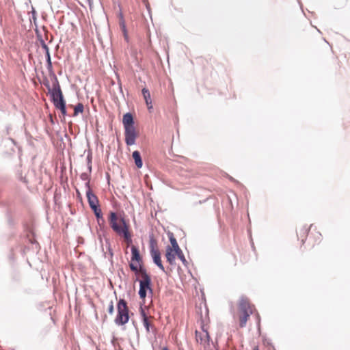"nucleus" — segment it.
<instances>
[{
  "mask_svg": "<svg viewBox=\"0 0 350 350\" xmlns=\"http://www.w3.org/2000/svg\"><path fill=\"white\" fill-rule=\"evenodd\" d=\"M129 267L133 271H135V273H139L140 275L141 279L139 280V295L141 299H144L148 292L150 294L152 293V289L151 288V278L144 269H138L137 266L135 265L133 263H130Z\"/></svg>",
  "mask_w": 350,
  "mask_h": 350,
  "instance_id": "f257e3e1",
  "label": "nucleus"
},
{
  "mask_svg": "<svg viewBox=\"0 0 350 350\" xmlns=\"http://www.w3.org/2000/svg\"><path fill=\"white\" fill-rule=\"evenodd\" d=\"M122 124L124 128L125 142L126 145H134L138 137V133L134 126V120L131 113H126L123 116Z\"/></svg>",
  "mask_w": 350,
  "mask_h": 350,
  "instance_id": "f03ea898",
  "label": "nucleus"
},
{
  "mask_svg": "<svg viewBox=\"0 0 350 350\" xmlns=\"http://www.w3.org/2000/svg\"><path fill=\"white\" fill-rule=\"evenodd\" d=\"M108 219L111 228L118 236L130 230L129 221H126L121 215L111 212Z\"/></svg>",
  "mask_w": 350,
  "mask_h": 350,
  "instance_id": "7ed1b4c3",
  "label": "nucleus"
},
{
  "mask_svg": "<svg viewBox=\"0 0 350 350\" xmlns=\"http://www.w3.org/2000/svg\"><path fill=\"white\" fill-rule=\"evenodd\" d=\"M254 310V306L250 303L247 298L242 297L240 299L238 313L240 327L243 328L246 326L247 322Z\"/></svg>",
  "mask_w": 350,
  "mask_h": 350,
  "instance_id": "20e7f679",
  "label": "nucleus"
},
{
  "mask_svg": "<svg viewBox=\"0 0 350 350\" xmlns=\"http://www.w3.org/2000/svg\"><path fill=\"white\" fill-rule=\"evenodd\" d=\"M168 237L170 245L166 247L165 258L170 265H174L175 264L176 256L178 255L181 249L180 248L173 233H169Z\"/></svg>",
  "mask_w": 350,
  "mask_h": 350,
  "instance_id": "39448f33",
  "label": "nucleus"
},
{
  "mask_svg": "<svg viewBox=\"0 0 350 350\" xmlns=\"http://www.w3.org/2000/svg\"><path fill=\"white\" fill-rule=\"evenodd\" d=\"M49 91L51 94L52 99L55 107L59 109L60 108H63V107L66 105V103L57 77L54 78L52 88H49Z\"/></svg>",
  "mask_w": 350,
  "mask_h": 350,
  "instance_id": "423d86ee",
  "label": "nucleus"
},
{
  "mask_svg": "<svg viewBox=\"0 0 350 350\" xmlns=\"http://www.w3.org/2000/svg\"><path fill=\"white\" fill-rule=\"evenodd\" d=\"M118 315L115 319V322L118 325H124L129 321V308L125 300L120 299L118 303Z\"/></svg>",
  "mask_w": 350,
  "mask_h": 350,
  "instance_id": "0eeeda50",
  "label": "nucleus"
},
{
  "mask_svg": "<svg viewBox=\"0 0 350 350\" xmlns=\"http://www.w3.org/2000/svg\"><path fill=\"white\" fill-rule=\"evenodd\" d=\"M150 254L152 258L153 262L159 267L161 270L165 272V268L163 265L161 253L157 247V241L154 239H151L150 241Z\"/></svg>",
  "mask_w": 350,
  "mask_h": 350,
  "instance_id": "6e6552de",
  "label": "nucleus"
},
{
  "mask_svg": "<svg viewBox=\"0 0 350 350\" xmlns=\"http://www.w3.org/2000/svg\"><path fill=\"white\" fill-rule=\"evenodd\" d=\"M310 230L311 231L309 235V245L310 248L313 249L316 245H319L321 243L323 237L321 233L312 224L310 225Z\"/></svg>",
  "mask_w": 350,
  "mask_h": 350,
  "instance_id": "1a4fd4ad",
  "label": "nucleus"
},
{
  "mask_svg": "<svg viewBox=\"0 0 350 350\" xmlns=\"http://www.w3.org/2000/svg\"><path fill=\"white\" fill-rule=\"evenodd\" d=\"M196 342L206 349L210 345V336L208 332L203 328L196 331Z\"/></svg>",
  "mask_w": 350,
  "mask_h": 350,
  "instance_id": "9d476101",
  "label": "nucleus"
},
{
  "mask_svg": "<svg viewBox=\"0 0 350 350\" xmlns=\"http://www.w3.org/2000/svg\"><path fill=\"white\" fill-rule=\"evenodd\" d=\"M88 190L86 191V196L90 208H94L99 206V201L97 196L92 193L90 187V181L85 183Z\"/></svg>",
  "mask_w": 350,
  "mask_h": 350,
  "instance_id": "9b49d317",
  "label": "nucleus"
},
{
  "mask_svg": "<svg viewBox=\"0 0 350 350\" xmlns=\"http://www.w3.org/2000/svg\"><path fill=\"white\" fill-rule=\"evenodd\" d=\"M133 263L135 265H137V267H142V258L139 254V251L138 248L135 246H131V262Z\"/></svg>",
  "mask_w": 350,
  "mask_h": 350,
  "instance_id": "f8f14e48",
  "label": "nucleus"
},
{
  "mask_svg": "<svg viewBox=\"0 0 350 350\" xmlns=\"http://www.w3.org/2000/svg\"><path fill=\"white\" fill-rule=\"evenodd\" d=\"M142 94L144 96V98L145 100L147 108L149 111H150L152 109V99L149 90L146 88L142 89Z\"/></svg>",
  "mask_w": 350,
  "mask_h": 350,
  "instance_id": "ddd939ff",
  "label": "nucleus"
},
{
  "mask_svg": "<svg viewBox=\"0 0 350 350\" xmlns=\"http://www.w3.org/2000/svg\"><path fill=\"white\" fill-rule=\"evenodd\" d=\"M119 18V25L123 32L124 37L126 41H128V33L126 28V23L122 13L120 12L118 14Z\"/></svg>",
  "mask_w": 350,
  "mask_h": 350,
  "instance_id": "4468645a",
  "label": "nucleus"
},
{
  "mask_svg": "<svg viewBox=\"0 0 350 350\" xmlns=\"http://www.w3.org/2000/svg\"><path fill=\"white\" fill-rule=\"evenodd\" d=\"M142 318H143V324L146 329V331L148 332H150V327H152V317H148L144 311L143 310H142Z\"/></svg>",
  "mask_w": 350,
  "mask_h": 350,
  "instance_id": "2eb2a0df",
  "label": "nucleus"
},
{
  "mask_svg": "<svg viewBox=\"0 0 350 350\" xmlns=\"http://www.w3.org/2000/svg\"><path fill=\"white\" fill-rule=\"evenodd\" d=\"M310 228H308L306 226H301L297 230V236L298 237L301 239V243L302 244L305 242V237L308 235V232H310Z\"/></svg>",
  "mask_w": 350,
  "mask_h": 350,
  "instance_id": "dca6fc26",
  "label": "nucleus"
},
{
  "mask_svg": "<svg viewBox=\"0 0 350 350\" xmlns=\"http://www.w3.org/2000/svg\"><path fill=\"white\" fill-rule=\"evenodd\" d=\"M132 157L135 161V163L138 168H141L143 165L142 157L139 151L135 150L133 152Z\"/></svg>",
  "mask_w": 350,
  "mask_h": 350,
  "instance_id": "f3484780",
  "label": "nucleus"
},
{
  "mask_svg": "<svg viewBox=\"0 0 350 350\" xmlns=\"http://www.w3.org/2000/svg\"><path fill=\"white\" fill-rule=\"evenodd\" d=\"M120 237H122L124 239V241L126 242V243L128 245H129L130 243H131L132 242V235H131V233L130 232V230H127L126 232H125L124 233H123L122 235H120Z\"/></svg>",
  "mask_w": 350,
  "mask_h": 350,
  "instance_id": "a211bd4d",
  "label": "nucleus"
},
{
  "mask_svg": "<svg viewBox=\"0 0 350 350\" xmlns=\"http://www.w3.org/2000/svg\"><path fill=\"white\" fill-rule=\"evenodd\" d=\"M84 109L83 105L81 103L74 107V116H77L79 113H83Z\"/></svg>",
  "mask_w": 350,
  "mask_h": 350,
  "instance_id": "6ab92c4d",
  "label": "nucleus"
},
{
  "mask_svg": "<svg viewBox=\"0 0 350 350\" xmlns=\"http://www.w3.org/2000/svg\"><path fill=\"white\" fill-rule=\"evenodd\" d=\"M92 210L97 218H100L102 217V211H101V209L99 208V206L92 208Z\"/></svg>",
  "mask_w": 350,
  "mask_h": 350,
  "instance_id": "aec40b11",
  "label": "nucleus"
},
{
  "mask_svg": "<svg viewBox=\"0 0 350 350\" xmlns=\"http://www.w3.org/2000/svg\"><path fill=\"white\" fill-rule=\"evenodd\" d=\"M177 257L184 263L185 264L187 262V260L185 259V257L183 254V251L180 250V252H179L178 255Z\"/></svg>",
  "mask_w": 350,
  "mask_h": 350,
  "instance_id": "412c9836",
  "label": "nucleus"
},
{
  "mask_svg": "<svg viewBox=\"0 0 350 350\" xmlns=\"http://www.w3.org/2000/svg\"><path fill=\"white\" fill-rule=\"evenodd\" d=\"M113 311H114L113 304V302L111 301L109 305V307H108V312L110 314H112L113 313Z\"/></svg>",
  "mask_w": 350,
  "mask_h": 350,
  "instance_id": "4be33fe9",
  "label": "nucleus"
},
{
  "mask_svg": "<svg viewBox=\"0 0 350 350\" xmlns=\"http://www.w3.org/2000/svg\"><path fill=\"white\" fill-rule=\"evenodd\" d=\"M81 178L84 180H88V182L89 181L88 180V176L87 174L85 173H83L81 175Z\"/></svg>",
  "mask_w": 350,
  "mask_h": 350,
  "instance_id": "5701e85b",
  "label": "nucleus"
},
{
  "mask_svg": "<svg viewBox=\"0 0 350 350\" xmlns=\"http://www.w3.org/2000/svg\"><path fill=\"white\" fill-rule=\"evenodd\" d=\"M59 109L61 110V112L64 116L66 114V105H64L63 108H60Z\"/></svg>",
  "mask_w": 350,
  "mask_h": 350,
  "instance_id": "b1692460",
  "label": "nucleus"
},
{
  "mask_svg": "<svg viewBox=\"0 0 350 350\" xmlns=\"http://www.w3.org/2000/svg\"><path fill=\"white\" fill-rule=\"evenodd\" d=\"M43 47L46 50L48 55L49 56V51H48V47H47V46L44 43H43Z\"/></svg>",
  "mask_w": 350,
  "mask_h": 350,
  "instance_id": "393cba45",
  "label": "nucleus"
},
{
  "mask_svg": "<svg viewBox=\"0 0 350 350\" xmlns=\"http://www.w3.org/2000/svg\"><path fill=\"white\" fill-rule=\"evenodd\" d=\"M253 350H259L258 347H256Z\"/></svg>",
  "mask_w": 350,
  "mask_h": 350,
  "instance_id": "a878e982",
  "label": "nucleus"
},
{
  "mask_svg": "<svg viewBox=\"0 0 350 350\" xmlns=\"http://www.w3.org/2000/svg\"><path fill=\"white\" fill-rule=\"evenodd\" d=\"M162 350H168V349H167V348L164 347V348H163V349H162Z\"/></svg>",
  "mask_w": 350,
  "mask_h": 350,
  "instance_id": "bb28decb",
  "label": "nucleus"
}]
</instances>
